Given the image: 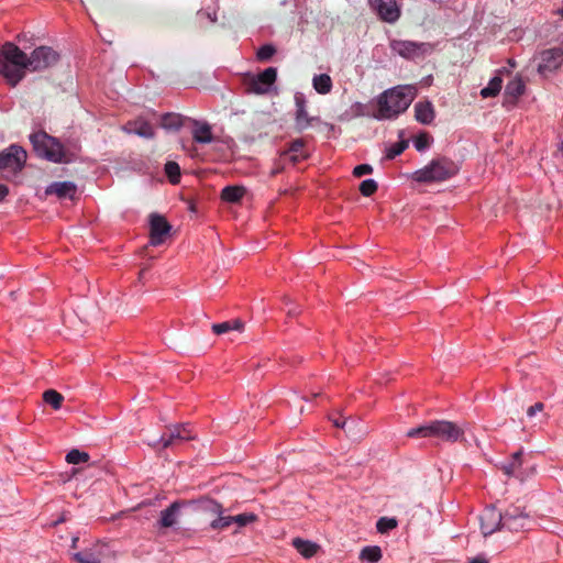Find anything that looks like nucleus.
Masks as SVG:
<instances>
[{"mask_svg":"<svg viewBox=\"0 0 563 563\" xmlns=\"http://www.w3.org/2000/svg\"><path fill=\"white\" fill-rule=\"evenodd\" d=\"M416 97V90L410 86H396L379 93L375 99V119L394 120L404 113Z\"/></svg>","mask_w":563,"mask_h":563,"instance_id":"f257e3e1","label":"nucleus"},{"mask_svg":"<svg viewBox=\"0 0 563 563\" xmlns=\"http://www.w3.org/2000/svg\"><path fill=\"white\" fill-rule=\"evenodd\" d=\"M27 70V55L14 43L5 42L0 48V75L15 87Z\"/></svg>","mask_w":563,"mask_h":563,"instance_id":"f03ea898","label":"nucleus"},{"mask_svg":"<svg viewBox=\"0 0 563 563\" xmlns=\"http://www.w3.org/2000/svg\"><path fill=\"white\" fill-rule=\"evenodd\" d=\"M30 142L34 153L52 163H70L71 155L64 148L58 139L47 134L45 131H36L30 134Z\"/></svg>","mask_w":563,"mask_h":563,"instance_id":"7ed1b4c3","label":"nucleus"},{"mask_svg":"<svg viewBox=\"0 0 563 563\" xmlns=\"http://www.w3.org/2000/svg\"><path fill=\"white\" fill-rule=\"evenodd\" d=\"M459 172L455 163L448 157H440L432 159L423 168L416 170L412 174V179L421 184L441 183L445 181Z\"/></svg>","mask_w":563,"mask_h":563,"instance_id":"20e7f679","label":"nucleus"},{"mask_svg":"<svg viewBox=\"0 0 563 563\" xmlns=\"http://www.w3.org/2000/svg\"><path fill=\"white\" fill-rule=\"evenodd\" d=\"M389 48L394 55L416 62L431 55L434 45L428 42L391 38L389 40Z\"/></svg>","mask_w":563,"mask_h":563,"instance_id":"39448f33","label":"nucleus"},{"mask_svg":"<svg viewBox=\"0 0 563 563\" xmlns=\"http://www.w3.org/2000/svg\"><path fill=\"white\" fill-rule=\"evenodd\" d=\"M189 423H178L167 428V430L151 445L156 450H165L183 444L194 439Z\"/></svg>","mask_w":563,"mask_h":563,"instance_id":"423d86ee","label":"nucleus"},{"mask_svg":"<svg viewBox=\"0 0 563 563\" xmlns=\"http://www.w3.org/2000/svg\"><path fill=\"white\" fill-rule=\"evenodd\" d=\"M60 56L51 46H38L32 51L27 56V70L29 71H44L55 66Z\"/></svg>","mask_w":563,"mask_h":563,"instance_id":"0eeeda50","label":"nucleus"},{"mask_svg":"<svg viewBox=\"0 0 563 563\" xmlns=\"http://www.w3.org/2000/svg\"><path fill=\"white\" fill-rule=\"evenodd\" d=\"M26 159V151L18 144H11L0 152V170L18 174L24 168Z\"/></svg>","mask_w":563,"mask_h":563,"instance_id":"6e6552de","label":"nucleus"},{"mask_svg":"<svg viewBox=\"0 0 563 563\" xmlns=\"http://www.w3.org/2000/svg\"><path fill=\"white\" fill-rule=\"evenodd\" d=\"M538 60L537 70L542 77L554 74L563 64V49L551 47L539 52L536 55Z\"/></svg>","mask_w":563,"mask_h":563,"instance_id":"1a4fd4ad","label":"nucleus"},{"mask_svg":"<svg viewBox=\"0 0 563 563\" xmlns=\"http://www.w3.org/2000/svg\"><path fill=\"white\" fill-rule=\"evenodd\" d=\"M532 523L530 515L519 507L511 506L503 512V529L512 532L526 531L531 528Z\"/></svg>","mask_w":563,"mask_h":563,"instance_id":"9d476101","label":"nucleus"},{"mask_svg":"<svg viewBox=\"0 0 563 563\" xmlns=\"http://www.w3.org/2000/svg\"><path fill=\"white\" fill-rule=\"evenodd\" d=\"M372 10L386 23H395L401 15L400 5L396 0H368Z\"/></svg>","mask_w":563,"mask_h":563,"instance_id":"9b49d317","label":"nucleus"},{"mask_svg":"<svg viewBox=\"0 0 563 563\" xmlns=\"http://www.w3.org/2000/svg\"><path fill=\"white\" fill-rule=\"evenodd\" d=\"M464 430L452 421H433V438H438L442 441L454 443L462 440Z\"/></svg>","mask_w":563,"mask_h":563,"instance_id":"f8f14e48","label":"nucleus"},{"mask_svg":"<svg viewBox=\"0 0 563 563\" xmlns=\"http://www.w3.org/2000/svg\"><path fill=\"white\" fill-rule=\"evenodd\" d=\"M481 531L487 537L503 529V512L494 506H487L479 515Z\"/></svg>","mask_w":563,"mask_h":563,"instance_id":"ddd939ff","label":"nucleus"},{"mask_svg":"<svg viewBox=\"0 0 563 563\" xmlns=\"http://www.w3.org/2000/svg\"><path fill=\"white\" fill-rule=\"evenodd\" d=\"M170 230L172 225L163 216L157 213L150 216V243L152 245H161Z\"/></svg>","mask_w":563,"mask_h":563,"instance_id":"4468645a","label":"nucleus"},{"mask_svg":"<svg viewBox=\"0 0 563 563\" xmlns=\"http://www.w3.org/2000/svg\"><path fill=\"white\" fill-rule=\"evenodd\" d=\"M295 128L297 131L302 132L312 125L314 121H319V118L310 117L307 111L306 97L301 92L295 93Z\"/></svg>","mask_w":563,"mask_h":563,"instance_id":"2eb2a0df","label":"nucleus"},{"mask_svg":"<svg viewBox=\"0 0 563 563\" xmlns=\"http://www.w3.org/2000/svg\"><path fill=\"white\" fill-rule=\"evenodd\" d=\"M276 78L277 69L275 67H268L252 78L250 90L258 95L266 93L276 81Z\"/></svg>","mask_w":563,"mask_h":563,"instance_id":"dca6fc26","label":"nucleus"},{"mask_svg":"<svg viewBox=\"0 0 563 563\" xmlns=\"http://www.w3.org/2000/svg\"><path fill=\"white\" fill-rule=\"evenodd\" d=\"M189 505L187 500H175L166 509L161 511L157 526L159 528H172L177 523L183 508Z\"/></svg>","mask_w":563,"mask_h":563,"instance_id":"f3484780","label":"nucleus"},{"mask_svg":"<svg viewBox=\"0 0 563 563\" xmlns=\"http://www.w3.org/2000/svg\"><path fill=\"white\" fill-rule=\"evenodd\" d=\"M189 122L192 124V140L199 144H209L213 141V133L211 125L206 121H198L190 119Z\"/></svg>","mask_w":563,"mask_h":563,"instance_id":"a211bd4d","label":"nucleus"},{"mask_svg":"<svg viewBox=\"0 0 563 563\" xmlns=\"http://www.w3.org/2000/svg\"><path fill=\"white\" fill-rule=\"evenodd\" d=\"M123 129L130 134H136L144 139H153L155 136V130L153 125L142 119L129 121Z\"/></svg>","mask_w":563,"mask_h":563,"instance_id":"6ab92c4d","label":"nucleus"},{"mask_svg":"<svg viewBox=\"0 0 563 563\" xmlns=\"http://www.w3.org/2000/svg\"><path fill=\"white\" fill-rule=\"evenodd\" d=\"M415 118L421 124H430L434 120L435 112L431 101H419L415 104Z\"/></svg>","mask_w":563,"mask_h":563,"instance_id":"aec40b11","label":"nucleus"},{"mask_svg":"<svg viewBox=\"0 0 563 563\" xmlns=\"http://www.w3.org/2000/svg\"><path fill=\"white\" fill-rule=\"evenodd\" d=\"M77 187L71 181H55L46 188L47 195H55L58 198H74Z\"/></svg>","mask_w":563,"mask_h":563,"instance_id":"412c9836","label":"nucleus"},{"mask_svg":"<svg viewBox=\"0 0 563 563\" xmlns=\"http://www.w3.org/2000/svg\"><path fill=\"white\" fill-rule=\"evenodd\" d=\"M509 74V70L506 67H503L496 71V75L489 80L488 85L481 90V96L483 98H492L496 97L503 87V74Z\"/></svg>","mask_w":563,"mask_h":563,"instance_id":"4be33fe9","label":"nucleus"},{"mask_svg":"<svg viewBox=\"0 0 563 563\" xmlns=\"http://www.w3.org/2000/svg\"><path fill=\"white\" fill-rule=\"evenodd\" d=\"M526 85L520 76H516L505 88V98L515 103L525 93Z\"/></svg>","mask_w":563,"mask_h":563,"instance_id":"5701e85b","label":"nucleus"},{"mask_svg":"<svg viewBox=\"0 0 563 563\" xmlns=\"http://www.w3.org/2000/svg\"><path fill=\"white\" fill-rule=\"evenodd\" d=\"M190 118L184 117L179 113L168 112L161 117V126L167 131H178L185 124L186 121H189Z\"/></svg>","mask_w":563,"mask_h":563,"instance_id":"b1692460","label":"nucleus"},{"mask_svg":"<svg viewBox=\"0 0 563 563\" xmlns=\"http://www.w3.org/2000/svg\"><path fill=\"white\" fill-rule=\"evenodd\" d=\"M305 141L303 139H296L290 142L287 154L289 155V159L294 163H300L308 158V153L305 150Z\"/></svg>","mask_w":563,"mask_h":563,"instance_id":"393cba45","label":"nucleus"},{"mask_svg":"<svg viewBox=\"0 0 563 563\" xmlns=\"http://www.w3.org/2000/svg\"><path fill=\"white\" fill-rule=\"evenodd\" d=\"M349 114L352 118H358V117H368L374 118L376 114V106L374 102V99L371 100L368 103H362V102H354L351 104Z\"/></svg>","mask_w":563,"mask_h":563,"instance_id":"a878e982","label":"nucleus"},{"mask_svg":"<svg viewBox=\"0 0 563 563\" xmlns=\"http://www.w3.org/2000/svg\"><path fill=\"white\" fill-rule=\"evenodd\" d=\"M246 194V189L243 186H225L221 190V199L229 203H236Z\"/></svg>","mask_w":563,"mask_h":563,"instance_id":"bb28decb","label":"nucleus"},{"mask_svg":"<svg viewBox=\"0 0 563 563\" xmlns=\"http://www.w3.org/2000/svg\"><path fill=\"white\" fill-rule=\"evenodd\" d=\"M195 504L201 510L208 511L212 515L223 514V506L214 499L202 497L197 500H190L189 505Z\"/></svg>","mask_w":563,"mask_h":563,"instance_id":"cd10ccee","label":"nucleus"},{"mask_svg":"<svg viewBox=\"0 0 563 563\" xmlns=\"http://www.w3.org/2000/svg\"><path fill=\"white\" fill-rule=\"evenodd\" d=\"M291 543L294 548L306 559L312 558L318 551V545L308 540L295 538Z\"/></svg>","mask_w":563,"mask_h":563,"instance_id":"c85d7f7f","label":"nucleus"},{"mask_svg":"<svg viewBox=\"0 0 563 563\" xmlns=\"http://www.w3.org/2000/svg\"><path fill=\"white\" fill-rule=\"evenodd\" d=\"M312 86L320 95H327L332 90V79L328 74L314 75L312 78Z\"/></svg>","mask_w":563,"mask_h":563,"instance_id":"c756f323","label":"nucleus"},{"mask_svg":"<svg viewBox=\"0 0 563 563\" xmlns=\"http://www.w3.org/2000/svg\"><path fill=\"white\" fill-rule=\"evenodd\" d=\"M243 328L244 323L240 319L212 324V331L218 335L228 333L231 330L242 331Z\"/></svg>","mask_w":563,"mask_h":563,"instance_id":"7c9ffc66","label":"nucleus"},{"mask_svg":"<svg viewBox=\"0 0 563 563\" xmlns=\"http://www.w3.org/2000/svg\"><path fill=\"white\" fill-rule=\"evenodd\" d=\"M407 437L412 439L433 438V421L409 429Z\"/></svg>","mask_w":563,"mask_h":563,"instance_id":"2f4dec72","label":"nucleus"},{"mask_svg":"<svg viewBox=\"0 0 563 563\" xmlns=\"http://www.w3.org/2000/svg\"><path fill=\"white\" fill-rule=\"evenodd\" d=\"M43 400L53 409L58 410L63 405L64 396L55 389H47L43 393Z\"/></svg>","mask_w":563,"mask_h":563,"instance_id":"473e14b6","label":"nucleus"},{"mask_svg":"<svg viewBox=\"0 0 563 563\" xmlns=\"http://www.w3.org/2000/svg\"><path fill=\"white\" fill-rule=\"evenodd\" d=\"M360 559L369 563L378 562L382 559V550L377 545H368L362 549Z\"/></svg>","mask_w":563,"mask_h":563,"instance_id":"72a5a7b5","label":"nucleus"},{"mask_svg":"<svg viewBox=\"0 0 563 563\" xmlns=\"http://www.w3.org/2000/svg\"><path fill=\"white\" fill-rule=\"evenodd\" d=\"M73 558L78 563H101L100 555L96 554L92 550L77 552Z\"/></svg>","mask_w":563,"mask_h":563,"instance_id":"f704fd0d","label":"nucleus"},{"mask_svg":"<svg viewBox=\"0 0 563 563\" xmlns=\"http://www.w3.org/2000/svg\"><path fill=\"white\" fill-rule=\"evenodd\" d=\"M408 147L407 140H400L396 143H393L389 147L386 148L385 157L387 159H394Z\"/></svg>","mask_w":563,"mask_h":563,"instance_id":"c9c22d12","label":"nucleus"},{"mask_svg":"<svg viewBox=\"0 0 563 563\" xmlns=\"http://www.w3.org/2000/svg\"><path fill=\"white\" fill-rule=\"evenodd\" d=\"M165 174L172 184H178L180 180V167L176 162H167L164 167Z\"/></svg>","mask_w":563,"mask_h":563,"instance_id":"e433bc0d","label":"nucleus"},{"mask_svg":"<svg viewBox=\"0 0 563 563\" xmlns=\"http://www.w3.org/2000/svg\"><path fill=\"white\" fill-rule=\"evenodd\" d=\"M522 452H515L511 456V461L503 465V471L507 475H515L516 471L521 466Z\"/></svg>","mask_w":563,"mask_h":563,"instance_id":"4c0bfd02","label":"nucleus"},{"mask_svg":"<svg viewBox=\"0 0 563 563\" xmlns=\"http://www.w3.org/2000/svg\"><path fill=\"white\" fill-rule=\"evenodd\" d=\"M232 525L235 523L238 528L246 527L257 520V516L253 512H244L236 516H231Z\"/></svg>","mask_w":563,"mask_h":563,"instance_id":"58836bf2","label":"nucleus"},{"mask_svg":"<svg viewBox=\"0 0 563 563\" xmlns=\"http://www.w3.org/2000/svg\"><path fill=\"white\" fill-rule=\"evenodd\" d=\"M90 459L89 454L77 449L70 450L66 455V461L69 464L86 463Z\"/></svg>","mask_w":563,"mask_h":563,"instance_id":"ea45409f","label":"nucleus"},{"mask_svg":"<svg viewBox=\"0 0 563 563\" xmlns=\"http://www.w3.org/2000/svg\"><path fill=\"white\" fill-rule=\"evenodd\" d=\"M276 53V48L273 44H264L256 52V58L260 62L269 60Z\"/></svg>","mask_w":563,"mask_h":563,"instance_id":"a19ab883","label":"nucleus"},{"mask_svg":"<svg viewBox=\"0 0 563 563\" xmlns=\"http://www.w3.org/2000/svg\"><path fill=\"white\" fill-rule=\"evenodd\" d=\"M232 525L231 516L217 515V518L210 522L213 530H224Z\"/></svg>","mask_w":563,"mask_h":563,"instance_id":"79ce46f5","label":"nucleus"},{"mask_svg":"<svg viewBox=\"0 0 563 563\" xmlns=\"http://www.w3.org/2000/svg\"><path fill=\"white\" fill-rule=\"evenodd\" d=\"M432 137L428 133H420L413 140V146L418 152H423L429 148Z\"/></svg>","mask_w":563,"mask_h":563,"instance_id":"37998d69","label":"nucleus"},{"mask_svg":"<svg viewBox=\"0 0 563 563\" xmlns=\"http://www.w3.org/2000/svg\"><path fill=\"white\" fill-rule=\"evenodd\" d=\"M377 183L372 178L363 180L360 185V191L365 197L374 195L377 191Z\"/></svg>","mask_w":563,"mask_h":563,"instance_id":"c03bdc74","label":"nucleus"},{"mask_svg":"<svg viewBox=\"0 0 563 563\" xmlns=\"http://www.w3.org/2000/svg\"><path fill=\"white\" fill-rule=\"evenodd\" d=\"M397 527V521L394 518L382 517L378 519L376 523L377 531L380 533H385Z\"/></svg>","mask_w":563,"mask_h":563,"instance_id":"a18cd8bd","label":"nucleus"},{"mask_svg":"<svg viewBox=\"0 0 563 563\" xmlns=\"http://www.w3.org/2000/svg\"><path fill=\"white\" fill-rule=\"evenodd\" d=\"M373 173V167L368 164H360L354 167L353 175L355 177H362L364 175H369Z\"/></svg>","mask_w":563,"mask_h":563,"instance_id":"49530a36","label":"nucleus"},{"mask_svg":"<svg viewBox=\"0 0 563 563\" xmlns=\"http://www.w3.org/2000/svg\"><path fill=\"white\" fill-rule=\"evenodd\" d=\"M197 16L199 20L207 19L210 23H214L217 21V13L214 11L209 12V11H205V10H199L197 12Z\"/></svg>","mask_w":563,"mask_h":563,"instance_id":"de8ad7c7","label":"nucleus"},{"mask_svg":"<svg viewBox=\"0 0 563 563\" xmlns=\"http://www.w3.org/2000/svg\"><path fill=\"white\" fill-rule=\"evenodd\" d=\"M543 404L542 402H536L534 405L530 406L527 410V415L529 417L534 416L537 412H540L543 410Z\"/></svg>","mask_w":563,"mask_h":563,"instance_id":"09e8293b","label":"nucleus"},{"mask_svg":"<svg viewBox=\"0 0 563 563\" xmlns=\"http://www.w3.org/2000/svg\"><path fill=\"white\" fill-rule=\"evenodd\" d=\"M468 563H488V560L483 554H478L475 558L471 559Z\"/></svg>","mask_w":563,"mask_h":563,"instance_id":"8fccbe9b","label":"nucleus"},{"mask_svg":"<svg viewBox=\"0 0 563 563\" xmlns=\"http://www.w3.org/2000/svg\"><path fill=\"white\" fill-rule=\"evenodd\" d=\"M332 422H333V424H334L336 428H341V429H344V428H345V426H346V420L341 419V418H333V419H332Z\"/></svg>","mask_w":563,"mask_h":563,"instance_id":"3c124183","label":"nucleus"},{"mask_svg":"<svg viewBox=\"0 0 563 563\" xmlns=\"http://www.w3.org/2000/svg\"><path fill=\"white\" fill-rule=\"evenodd\" d=\"M9 195L8 186L0 184V202Z\"/></svg>","mask_w":563,"mask_h":563,"instance_id":"603ef678","label":"nucleus"},{"mask_svg":"<svg viewBox=\"0 0 563 563\" xmlns=\"http://www.w3.org/2000/svg\"><path fill=\"white\" fill-rule=\"evenodd\" d=\"M299 313L298 309L297 308H289L288 311H287V314L288 316H297Z\"/></svg>","mask_w":563,"mask_h":563,"instance_id":"864d4df0","label":"nucleus"},{"mask_svg":"<svg viewBox=\"0 0 563 563\" xmlns=\"http://www.w3.org/2000/svg\"><path fill=\"white\" fill-rule=\"evenodd\" d=\"M449 0H432L434 3L443 4L446 3Z\"/></svg>","mask_w":563,"mask_h":563,"instance_id":"5fc2aeb1","label":"nucleus"},{"mask_svg":"<svg viewBox=\"0 0 563 563\" xmlns=\"http://www.w3.org/2000/svg\"><path fill=\"white\" fill-rule=\"evenodd\" d=\"M508 64H509V65H510V67H512V68H514V67H516V63H515L512 59H509V60H508Z\"/></svg>","mask_w":563,"mask_h":563,"instance_id":"6e6d98bb","label":"nucleus"},{"mask_svg":"<svg viewBox=\"0 0 563 563\" xmlns=\"http://www.w3.org/2000/svg\"><path fill=\"white\" fill-rule=\"evenodd\" d=\"M559 14L563 18V7L559 10Z\"/></svg>","mask_w":563,"mask_h":563,"instance_id":"4d7b16f0","label":"nucleus"},{"mask_svg":"<svg viewBox=\"0 0 563 563\" xmlns=\"http://www.w3.org/2000/svg\"><path fill=\"white\" fill-rule=\"evenodd\" d=\"M77 540H78L77 538H75V539L73 540V545H74V547H75V544H76Z\"/></svg>","mask_w":563,"mask_h":563,"instance_id":"13d9d810","label":"nucleus"}]
</instances>
